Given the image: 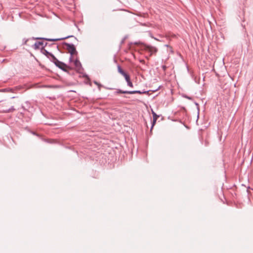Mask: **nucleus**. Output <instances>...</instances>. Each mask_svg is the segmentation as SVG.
Wrapping results in <instances>:
<instances>
[{"mask_svg":"<svg viewBox=\"0 0 253 253\" xmlns=\"http://www.w3.org/2000/svg\"><path fill=\"white\" fill-rule=\"evenodd\" d=\"M2 100H0V102H1Z\"/></svg>","mask_w":253,"mask_h":253,"instance_id":"obj_23","label":"nucleus"},{"mask_svg":"<svg viewBox=\"0 0 253 253\" xmlns=\"http://www.w3.org/2000/svg\"><path fill=\"white\" fill-rule=\"evenodd\" d=\"M126 82L127 83V84L128 86L133 87V84L130 81V78H129L128 80H126Z\"/></svg>","mask_w":253,"mask_h":253,"instance_id":"obj_12","label":"nucleus"},{"mask_svg":"<svg viewBox=\"0 0 253 253\" xmlns=\"http://www.w3.org/2000/svg\"><path fill=\"white\" fill-rule=\"evenodd\" d=\"M145 48L147 51L150 52L151 55L154 53H156L158 51V49L156 47L150 45H147Z\"/></svg>","mask_w":253,"mask_h":253,"instance_id":"obj_6","label":"nucleus"},{"mask_svg":"<svg viewBox=\"0 0 253 253\" xmlns=\"http://www.w3.org/2000/svg\"><path fill=\"white\" fill-rule=\"evenodd\" d=\"M195 105H196V106H198L199 105L198 103H197L196 102H195Z\"/></svg>","mask_w":253,"mask_h":253,"instance_id":"obj_22","label":"nucleus"},{"mask_svg":"<svg viewBox=\"0 0 253 253\" xmlns=\"http://www.w3.org/2000/svg\"><path fill=\"white\" fill-rule=\"evenodd\" d=\"M47 42H45L42 41H39L35 43V44L33 45V47L35 50L39 49L40 48L42 49H43L47 45Z\"/></svg>","mask_w":253,"mask_h":253,"instance_id":"obj_2","label":"nucleus"},{"mask_svg":"<svg viewBox=\"0 0 253 253\" xmlns=\"http://www.w3.org/2000/svg\"><path fill=\"white\" fill-rule=\"evenodd\" d=\"M147 92H148V91H141L140 90H133V91H129L128 94H135V93H138L140 94H142L147 93Z\"/></svg>","mask_w":253,"mask_h":253,"instance_id":"obj_9","label":"nucleus"},{"mask_svg":"<svg viewBox=\"0 0 253 253\" xmlns=\"http://www.w3.org/2000/svg\"><path fill=\"white\" fill-rule=\"evenodd\" d=\"M117 69L118 72L125 77L126 80L130 78L129 75L125 72L119 65L117 66Z\"/></svg>","mask_w":253,"mask_h":253,"instance_id":"obj_4","label":"nucleus"},{"mask_svg":"<svg viewBox=\"0 0 253 253\" xmlns=\"http://www.w3.org/2000/svg\"><path fill=\"white\" fill-rule=\"evenodd\" d=\"M71 36H67V37H64V38H58V39H49V38H33V40H45L46 41H50V42H55V41H61V40H65V39H66L67 38H69L70 37H71Z\"/></svg>","mask_w":253,"mask_h":253,"instance_id":"obj_3","label":"nucleus"},{"mask_svg":"<svg viewBox=\"0 0 253 253\" xmlns=\"http://www.w3.org/2000/svg\"><path fill=\"white\" fill-rule=\"evenodd\" d=\"M54 64L57 67H58L63 71H66V68L67 66L64 63L58 60L57 62H55Z\"/></svg>","mask_w":253,"mask_h":253,"instance_id":"obj_5","label":"nucleus"},{"mask_svg":"<svg viewBox=\"0 0 253 253\" xmlns=\"http://www.w3.org/2000/svg\"><path fill=\"white\" fill-rule=\"evenodd\" d=\"M50 60L55 63V62H57L58 60L55 57V56L53 54H50V57L49 58Z\"/></svg>","mask_w":253,"mask_h":253,"instance_id":"obj_11","label":"nucleus"},{"mask_svg":"<svg viewBox=\"0 0 253 253\" xmlns=\"http://www.w3.org/2000/svg\"><path fill=\"white\" fill-rule=\"evenodd\" d=\"M104 88L108 90H113L114 88L112 87H104Z\"/></svg>","mask_w":253,"mask_h":253,"instance_id":"obj_18","label":"nucleus"},{"mask_svg":"<svg viewBox=\"0 0 253 253\" xmlns=\"http://www.w3.org/2000/svg\"><path fill=\"white\" fill-rule=\"evenodd\" d=\"M72 62H74V65L77 70H80L82 68L81 63L77 58H76V59H74L73 58V61H72Z\"/></svg>","mask_w":253,"mask_h":253,"instance_id":"obj_7","label":"nucleus"},{"mask_svg":"<svg viewBox=\"0 0 253 253\" xmlns=\"http://www.w3.org/2000/svg\"><path fill=\"white\" fill-rule=\"evenodd\" d=\"M154 39L156 41H160V40L158 39H157L156 38L154 37Z\"/></svg>","mask_w":253,"mask_h":253,"instance_id":"obj_21","label":"nucleus"},{"mask_svg":"<svg viewBox=\"0 0 253 253\" xmlns=\"http://www.w3.org/2000/svg\"><path fill=\"white\" fill-rule=\"evenodd\" d=\"M152 114L153 115V122H152V126H151V129L153 128V126H154V125L156 123L157 120L159 117V116L157 115L156 114V113L153 110H152Z\"/></svg>","mask_w":253,"mask_h":253,"instance_id":"obj_8","label":"nucleus"},{"mask_svg":"<svg viewBox=\"0 0 253 253\" xmlns=\"http://www.w3.org/2000/svg\"><path fill=\"white\" fill-rule=\"evenodd\" d=\"M43 54L46 55L48 58L50 57V54H51V53L48 52L46 49H43Z\"/></svg>","mask_w":253,"mask_h":253,"instance_id":"obj_13","label":"nucleus"},{"mask_svg":"<svg viewBox=\"0 0 253 253\" xmlns=\"http://www.w3.org/2000/svg\"><path fill=\"white\" fill-rule=\"evenodd\" d=\"M7 90V89H1V91H6Z\"/></svg>","mask_w":253,"mask_h":253,"instance_id":"obj_20","label":"nucleus"},{"mask_svg":"<svg viewBox=\"0 0 253 253\" xmlns=\"http://www.w3.org/2000/svg\"><path fill=\"white\" fill-rule=\"evenodd\" d=\"M162 68L164 72H165L167 68V67L166 65H163Z\"/></svg>","mask_w":253,"mask_h":253,"instance_id":"obj_17","label":"nucleus"},{"mask_svg":"<svg viewBox=\"0 0 253 253\" xmlns=\"http://www.w3.org/2000/svg\"><path fill=\"white\" fill-rule=\"evenodd\" d=\"M183 97L185 98H187L188 99H189V100H192L193 99L191 97L188 96H187V95H185V94L183 95Z\"/></svg>","mask_w":253,"mask_h":253,"instance_id":"obj_16","label":"nucleus"},{"mask_svg":"<svg viewBox=\"0 0 253 253\" xmlns=\"http://www.w3.org/2000/svg\"><path fill=\"white\" fill-rule=\"evenodd\" d=\"M14 110H15V109L12 106L10 108H9L8 110L5 111V112H6V113L12 112L14 111Z\"/></svg>","mask_w":253,"mask_h":253,"instance_id":"obj_14","label":"nucleus"},{"mask_svg":"<svg viewBox=\"0 0 253 253\" xmlns=\"http://www.w3.org/2000/svg\"><path fill=\"white\" fill-rule=\"evenodd\" d=\"M29 40V39H24L23 40V44H27V42H28V41Z\"/></svg>","mask_w":253,"mask_h":253,"instance_id":"obj_15","label":"nucleus"},{"mask_svg":"<svg viewBox=\"0 0 253 253\" xmlns=\"http://www.w3.org/2000/svg\"><path fill=\"white\" fill-rule=\"evenodd\" d=\"M63 44L66 46V49L68 50V52L70 54L69 58V61L72 62L73 61V57L75 55H77L78 52L76 50V47L73 44L64 42Z\"/></svg>","mask_w":253,"mask_h":253,"instance_id":"obj_1","label":"nucleus"},{"mask_svg":"<svg viewBox=\"0 0 253 253\" xmlns=\"http://www.w3.org/2000/svg\"><path fill=\"white\" fill-rule=\"evenodd\" d=\"M149 36L151 38H152V39H154V37L153 36V35L150 33L149 32Z\"/></svg>","mask_w":253,"mask_h":253,"instance_id":"obj_19","label":"nucleus"},{"mask_svg":"<svg viewBox=\"0 0 253 253\" xmlns=\"http://www.w3.org/2000/svg\"><path fill=\"white\" fill-rule=\"evenodd\" d=\"M129 91H124L120 89H117L116 91L115 92V94L123 93V94H128Z\"/></svg>","mask_w":253,"mask_h":253,"instance_id":"obj_10","label":"nucleus"}]
</instances>
